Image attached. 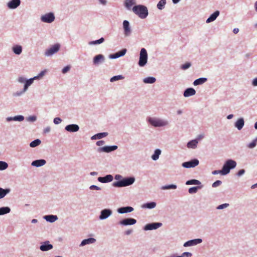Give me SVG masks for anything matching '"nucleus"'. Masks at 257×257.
Masks as SVG:
<instances>
[{"label": "nucleus", "mask_w": 257, "mask_h": 257, "mask_svg": "<svg viewBox=\"0 0 257 257\" xmlns=\"http://www.w3.org/2000/svg\"><path fill=\"white\" fill-rule=\"evenodd\" d=\"M150 125L155 127H166L169 125V121L167 119L157 117H149L147 119Z\"/></svg>", "instance_id": "nucleus-1"}, {"label": "nucleus", "mask_w": 257, "mask_h": 257, "mask_svg": "<svg viewBox=\"0 0 257 257\" xmlns=\"http://www.w3.org/2000/svg\"><path fill=\"white\" fill-rule=\"evenodd\" d=\"M132 10L136 15L143 19L146 18L149 14L147 7L142 5L134 6Z\"/></svg>", "instance_id": "nucleus-2"}, {"label": "nucleus", "mask_w": 257, "mask_h": 257, "mask_svg": "<svg viewBox=\"0 0 257 257\" xmlns=\"http://www.w3.org/2000/svg\"><path fill=\"white\" fill-rule=\"evenodd\" d=\"M135 181V178L134 177L123 178L120 181L114 182L112 183V186L115 187H122L132 185Z\"/></svg>", "instance_id": "nucleus-3"}, {"label": "nucleus", "mask_w": 257, "mask_h": 257, "mask_svg": "<svg viewBox=\"0 0 257 257\" xmlns=\"http://www.w3.org/2000/svg\"><path fill=\"white\" fill-rule=\"evenodd\" d=\"M237 163L235 161L232 159H227L224 162L222 169L226 175L229 173L231 169H234Z\"/></svg>", "instance_id": "nucleus-4"}, {"label": "nucleus", "mask_w": 257, "mask_h": 257, "mask_svg": "<svg viewBox=\"0 0 257 257\" xmlns=\"http://www.w3.org/2000/svg\"><path fill=\"white\" fill-rule=\"evenodd\" d=\"M148 62V53L145 48H142L139 56L138 65L140 67L145 66Z\"/></svg>", "instance_id": "nucleus-5"}, {"label": "nucleus", "mask_w": 257, "mask_h": 257, "mask_svg": "<svg viewBox=\"0 0 257 257\" xmlns=\"http://www.w3.org/2000/svg\"><path fill=\"white\" fill-rule=\"evenodd\" d=\"M61 45L59 43H56L48 49H46L44 52L46 57H51L54 54L58 52L60 49Z\"/></svg>", "instance_id": "nucleus-6"}, {"label": "nucleus", "mask_w": 257, "mask_h": 257, "mask_svg": "<svg viewBox=\"0 0 257 257\" xmlns=\"http://www.w3.org/2000/svg\"><path fill=\"white\" fill-rule=\"evenodd\" d=\"M55 19L54 13L50 12L42 15L40 20L42 22L51 23L54 21Z\"/></svg>", "instance_id": "nucleus-7"}, {"label": "nucleus", "mask_w": 257, "mask_h": 257, "mask_svg": "<svg viewBox=\"0 0 257 257\" xmlns=\"http://www.w3.org/2000/svg\"><path fill=\"white\" fill-rule=\"evenodd\" d=\"M199 164V161L197 159L191 160L189 161L185 162L182 164V166L185 168H194L198 166Z\"/></svg>", "instance_id": "nucleus-8"}, {"label": "nucleus", "mask_w": 257, "mask_h": 257, "mask_svg": "<svg viewBox=\"0 0 257 257\" xmlns=\"http://www.w3.org/2000/svg\"><path fill=\"white\" fill-rule=\"evenodd\" d=\"M117 148H118V147L116 145L106 146H104L102 147L98 148L97 149L96 151L99 153H101L102 152L108 153H110V152H111L112 151L116 150L117 149Z\"/></svg>", "instance_id": "nucleus-9"}, {"label": "nucleus", "mask_w": 257, "mask_h": 257, "mask_svg": "<svg viewBox=\"0 0 257 257\" xmlns=\"http://www.w3.org/2000/svg\"><path fill=\"white\" fill-rule=\"evenodd\" d=\"M123 34L125 37H128L132 33V29L130 22L127 20H124L122 22Z\"/></svg>", "instance_id": "nucleus-10"}, {"label": "nucleus", "mask_w": 257, "mask_h": 257, "mask_svg": "<svg viewBox=\"0 0 257 257\" xmlns=\"http://www.w3.org/2000/svg\"><path fill=\"white\" fill-rule=\"evenodd\" d=\"M112 214V211L111 209L106 208L102 209L100 211V215L99 216V219L100 220H105L110 216Z\"/></svg>", "instance_id": "nucleus-11"}, {"label": "nucleus", "mask_w": 257, "mask_h": 257, "mask_svg": "<svg viewBox=\"0 0 257 257\" xmlns=\"http://www.w3.org/2000/svg\"><path fill=\"white\" fill-rule=\"evenodd\" d=\"M162 226V223L160 222H154L146 224L144 228L145 230H151L157 229Z\"/></svg>", "instance_id": "nucleus-12"}, {"label": "nucleus", "mask_w": 257, "mask_h": 257, "mask_svg": "<svg viewBox=\"0 0 257 257\" xmlns=\"http://www.w3.org/2000/svg\"><path fill=\"white\" fill-rule=\"evenodd\" d=\"M137 220L132 218H127L119 221V224L123 226L132 225L136 224Z\"/></svg>", "instance_id": "nucleus-13"}, {"label": "nucleus", "mask_w": 257, "mask_h": 257, "mask_svg": "<svg viewBox=\"0 0 257 257\" xmlns=\"http://www.w3.org/2000/svg\"><path fill=\"white\" fill-rule=\"evenodd\" d=\"M105 61V57L102 54H98L94 57L93 63L94 65H98Z\"/></svg>", "instance_id": "nucleus-14"}, {"label": "nucleus", "mask_w": 257, "mask_h": 257, "mask_svg": "<svg viewBox=\"0 0 257 257\" xmlns=\"http://www.w3.org/2000/svg\"><path fill=\"white\" fill-rule=\"evenodd\" d=\"M53 247V245L50 243L49 241H46L41 243V245L40 246V249L43 251H47L52 249Z\"/></svg>", "instance_id": "nucleus-15"}, {"label": "nucleus", "mask_w": 257, "mask_h": 257, "mask_svg": "<svg viewBox=\"0 0 257 257\" xmlns=\"http://www.w3.org/2000/svg\"><path fill=\"white\" fill-rule=\"evenodd\" d=\"M202 242V239L201 238H196L188 240L185 242L183 244L184 247H188L194 246L198 244L201 243Z\"/></svg>", "instance_id": "nucleus-16"}, {"label": "nucleus", "mask_w": 257, "mask_h": 257, "mask_svg": "<svg viewBox=\"0 0 257 257\" xmlns=\"http://www.w3.org/2000/svg\"><path fill=\"white\" fill-rule=\"evenodd\" d=\"M126 49H123L115 53L109 55V58L112 59H117L119 57L124 56L126 54Z\"/></svg>", "instance_id": "nucleus-17"}, {"label": "nucleus", "mask_w": 257, "mask_h": 257, "mask_svg": "<svg viewBox=\"0 0 257 257\" xmlns=\"http://www.w3.org/2000/svg\"><path fill=\"white\" fill-rule=\"evenodd\" d=\"M65 130L70 133H75L79 131V126L76 124H71L66 125Z\"/></svg>", "instance_id": "nucleus-18"}, {"label": "nucleus", "mask_w": 257, "mask_h": 257, "mask_svg": "<svg viewBox=\"0 0 257 257\" xmlns=\"http://www.w3.org/2000/svg\"><path fill=\"white\" fill-rule=\"evenodd\" d=\"M21 4V0H12L7 3V7L10 9H16Z\"/></svg>", "instance_id": "nucleus-19"}, {"label": "nucleus", "mask_w": 257, "mask_h": 257, "mask_svg": "<svg viewBox=\"0 0 257 257\" xmlns=\"http://www.w3.org/2000/svg\"><path fill=\"white\" fill-rule=\"evenodd\" d=\"M113 176L111 175H107L104 177H99L97 180L99 182L102 183L110 182L113 180Z\"/></svg>", "instance_id": "nucleus-20"}, {"label": "nucleus", "mask_w": 257, "mask_h": 257, "mask_svg": "<svg viewBox=\"0 0 257 257\" xmlns=\"http://www.w3.org/2000/svg\"><path fill=\"white\" fill-rule=\"evenodd\" d=\"M134 209L131 206L122 207L117 209V211L119 214L130 213L134 211Z\"/></svg>", "instance_id": "nucleus-21"}, {"label": "nucleus", "mask_w": 257, "mask_h": 257, "mask_svg": "<svg viewBox=\"0 0 257 257\" xmlns=\"http://www.w3.org/2000/svg\"><path fill=\"white\" fill-rule=\"evenodd\" d=\"M196 94V90L193 88H188L183 92V96L188 97L194 95Z\"/></svg>", "instance_id": "nucleus-22"}, {"label": "nucleus", "mask_w": 257, "mask_h": 257, "mask_svg": "<svg viewBox=\"0 0 257 257\" xmlns=\"http://www.w3.org/2000/svg\"><path fill=\"white\" fill-rule=\"evenodd\" d=\"M46 163V161L44 159L36 160L33 161L31 163V165L36 167H40L45 165Z\"/></svg>", "instance_id": "nucleus-23"}, {"label": "nucleus", "mask_w": 257, "mask_h": 257, "mask_svg": "<svg viewBox=\"0 0 257 257\" xmlns=\"http://www.w3.org/2000/svg\"><path fill=\"white\" fill-rule=\"evenodd\" d=\"M96 242V239L94 238L90 237L87 239H83L80 243L79 246H83L87 244H93Z\"/></svg>", "instance_id": "nucleus-24"}, {"label": "nucleus", "mask_w": 257, "mask_h": 257, "mask_svg": "<svg viewBox=\"0 0 257 257\" xmlns=\"http://www.w3.org/2000/svg\"><path fill=\"white\" fill-rule=\"evenodd\" d=\"M244 125V120L243 118H240L234 123V126L238 130H241Z\"/></svg>", "instance_id": "nucleus-25"}, {"label": "nucleus", "mask_w": 257, "mask_h": 257, "mask_svg": "<svg viewBox=\"0 0 257 257\" xmlns=\"http://www.w3.org/2000/svg\"><path fill=\"white\" fill-rule=\"evenodd\" d=\"M12 51L13 53L17 55H20L23 51V47L21 45H14L12 48Z\"/></svg>", "instance_id": "nucleus-26"}, {"label": "nucleus", "mask_w": 257, "mask_h": 257, "mask_svg": "<svg viewBox=\"0 0 257 257\" xmlns=\"http://www.w3.org/2000/svg\"><path fill=\"white\" fill-rule=\"evenodd\" d=\"M44 219H45L47 222L50 223H53L58 220V218L57 215H45L43 217Z\"/></svg>", "instance_id": "nucleus-27"}, {"label": "nucleus", "mask_w": 257, "mask_h": 257, "mask_svg": "<svg viewBox=\"0 0 257 257\" xmlns=\"http://www.w3.org/2000/svg\"><path fill=\"white\" fill-rule=\"evenodd\" d=\"M24 117L23 115H19L15 116L13 117H8L6 118V120L7 121H22L24 120Z\"/></svg>", "instance_id": "nucleus-28"}, {"label": "nucleus", "mask_w": 257, "mask_h": 257, "mask_svg": "<svg viewBox=\"0 0 257 257\" xmlns=\"http://www.w3.org/2000/svg\"><path fill=\"white\" fill-rule=\"evenodd\" d=\"M219 11H216L214 13L210 15V16L206 20V22L209 23L216 20L217 17L219 15Z\"/></svg>", "instance_id": "nucleus-29"}, {"label": "nucleus", "mask_w": 257, "mask_h": 257, "mask_svg": "<svg viewBox=\"0 0 257 257\" xmlns=\"http://www.w3.org/2000/svg\"><path fill=\"white\" fill-rule=\"evenodd\" d=\"M198 143V141L197 139H194L188 142L187 144V147L189 149H194L197 147Z\"/></svg>", "instance_id": "nucleus-30"}, {"label": "nucleus", "mask_w": 257, "mask_h": 257, "mask_svg": "<svg viewBox=\"0 0 257 257\" xmlns=\"http://www.w3.org/2000/svg\"><path fill=\"white\" fill-rule=\"evenodd\" d=\"M11 191L10 188H5L0 187V199L4 198L7 194H9Z\"/></svg>", "instance_id": "nucleus-31"}, {"label": "nucleus", "mask_w": 257, "mask_h": 257, "mask_svg": "<svg viewBox=\"0 0 257 257\" xmlns=\"http://www.w3.org/2000/svg\"><path fill=\"white\" fill-rule=\"evenodd\" d=\"M207 81V78L205 77H201L199 78H198L194 81L193 84L194 86H197L199 85H202L204 84L205 82H206Z\"/></svg>", "instance_id": "nucleus-32"}, {"label": "nucleus", "mask_w": 257, "mask_h": 257, "mask_svg": "<svg viewBox=\"0 0 257 257\" xmlns=\"http://www.w3.org/2000/svg\"><path fill=\"white\" fill-rule=\"evenodd\" d=\"M161 150L159 149H157L155 150L154 154L152 155L151 158L154 161H156L159 159V156L161 154Z\"/></svg>", "instance_id": "nucleus-33"}, {"label": "nucleus", "mask_w": 257, "mask_h": 257, "mask_svg": "<svg viewBox=\"0 0 257 257\" xmlns=\"http://www.w3.org/2000/svg\"><path fill=\"white\" fill-rule=\"evenodd\" d=\"M156 206V203L155 202H150L145 203L142 205L143 208L153 209Z\"/></svg>", "instance_id": "nucleus-34"}, {"label": "nucleus", "mask_w": 257, "mask_h": 257, "mask_svg": "<svg viewBox=\"0 0 257 257\" xmlns=\"http://www.w3.org/2000/svg\"><path fill=\"white\" fill-rule=\"evenodd\" d=\"M136 0H125L124 2V6L128 10H130L132 7L136 4Z\"/></svg>", "instance_id": "nucleus-35"}, {"label": "nucleus", "mask_w": 257, "mask_h": 257, "mask_svg": "<svg viewBox=\"0 0 257 257\" xmlns=\"http://www.w3.org/2000/svg\"><path fill=\"white\" fill-rule=\"evenodd\" d=\"M11 212V208L9 207H0V215H3L9 213Z\"/></svg>", "instance_id": "nucleus-36"}, {"label": "nucleus", "mask_w": 257, "mask_h": 257, "mask_svg": "<svg viewBox=\"0 0 257 257\" xmlns=\"http://www.w3.org/2000/svg\"><path fill=\"white\" fill-rule=\"evenodd\" d=\"M156 81V79L154 77H148L143 79V82L146 84H153Z\"/></svg>", "instance_id": "nucleus-37"}, {"label": "nucleus", "mask_w": 257, "mask_h": 257, "mask_svg": "<svg viewBox=\"0 0 257 257\" xmlns=\"http://www.w3.org/2000/svg\"><path fill=\"white\" fill-rule=\"evenodd\" d=\"M201 184V182L196 179H191L186 182L185 184L187 185H199Z\"/></svg>", "instance_id": "nucleus-38"}, {"label": "nucleus", "mask_w": 257, "mask_h": 257, "mask_svg": "<svg viewBox=\"0 0 257 257\" xmlns=\"http://www.w3.org/2000/svg\"><path fill=\"white\" fill-rule=\"evenodd\" d=\"M202 187L200 186L192 187L188 189V193L190 194L196 193L198 190L201 189Z\"/></svg>", "instance_id": "nucleus-39"}, {"label": "nucleus", "mask_w": 257, "mask_h": 257, "mask_svg": "<svg viewBox=\"0 0 257 257\" xmlns=\"http://www.w3.org/2000/svg\"><path fill=\"white\" fill-rule=\"evenodd\" d=\"M33 83V82L32 81V79H31V78H30L28 79H26L25 83L23 86L24 90H26L27 91L28 90L29 87Z\"/></svg>", "instance_id": "nucleus-40"}, {"label": "nucleus", "mask_w": 257, "mask_h": 257, "mask_svg": "<svg viewBox=\"0 0 257 257\" xmlns=\"http://www.w3.org/2000/svg\"><path fill=\"white\" fill-rule=\"evenodd\" d=\"M177 187V185L175 184H169L162 186L161 189L163 190L168 189H176Z\"/></svg>", "instance_id": "nucleus-41"}, {"label": "nucleus", "mask_w": 257, "mask_h": 257, "mask_svg": "<svg viewBox=\"0 0 257 257\" xmlns=\"http://www.w3.org/2000/svg\"><path fill=\"white\" fill-rule=\"evenodd\" d=\"M166 0H160L157 4V7L159 10H162L163 9H164L165 6L166 5Z\"/></svg>", "instance_id": "nucleus-42"}, {"label": "nucleus", "mask_w": 257, "mask_h": 257, "mask_svg": "<svg viewBox=\"0 0 257 257\" xmlns=\"http://www.w3.org/2000/svg\"><path fill=\"white\" fill-rule=\"evenodd\" d=\"M26 91L27 90H24V88H23L22 90L14 92L13 93V96L15 97H20L22 96Z\"/></svg>", "instance_id": "nucleus-43"}, {"label": "nucleus", "mask_w": 257, "mask_h": 257, "mask_svg": "<svg viewBox=\"0 0 257 257\" xmlns=\"http://www.w3.org/2000/svg\"><path fill=\"white\" fill-rule=\"evenodd\" d=\"M41 143V141L40 139H36L30 143V146L31 148H35L40 145Z\"/></svg>", "instance_id": "nucleus-44"}, {"label": "nucleus", "mask_w": 257, "mask_h": 257, "mask_svg": "<svg viewBox=\"0 0 257 257\" xmlns=\"http://www.w3.org/2000/svg\"><path fill=\"white\" fill-rule=\"evenodd\" d=\"M123 79H124V77L122 75H116V76H114L112 77L110 79V81L111 82H114V81H117L119 80H122Z\"/></svg>", "instance_id": "nucleus-45"}, {"label": "nucleus", "mask_w": 257, "mask_h": 257, "mask_svg": "<svg viewBox=\"0 0 257 257\" xmlns=\"http://www.w3.org/2000/svg\"><path fill=\"white\" fill-rule=\"evenodd\" d=\"M257 145V137L255 138V139H254L251 143H249L248 145H247V147L249 148V149H253L254 148H255L256 147Z\"/></svg>", "instance_id": "nucleus-46"}, {"label": "nucleus", "mask_w": 257, "mask_h": 257, "mask_svg": "<svg viewBox=\"0 0 257 257\" xmlns=\"http://www.w3.org/2000/svg\"><path fill=\"white\" fill-rule=\"evenodd\" d=\"M104 38L102 37L98 40L90 42L89 43V44L90 45L100 44L104 42Z\"/></svg>", "instance_id": "nucleus-47"}, {"label": "nucleus", "mask_w": 257, "mask_h": 257, "mask_svg": "<svg viewBox=\"0 0 257 257\" xmlns=\"http://www.w3.org/2000/svg\"><path fill=\"white\" fill-rule=\"evenodd\" d=\"M8 167V165L6 162L0 161V170H4Z\"/></svg>", "instance_id": "nucleus-48"}, {"label": "nucleus", "mask_w": 257, "mask_h": 257, "mask_svg": "<svg viewBox=\"0 0 257 257\" xmlns=\"http://www.w3.org/2000/svg\"><path fill=\"white\" fill-rule=\"evenodd\" d=\"M108 133L103 132L100 133L96 134V137H97V139H101L108 136Z\"/></svg>", "instance_id": "nucleus-49"}, {"label": "nucleus", "mask_w": 257, "mask_h": 257, "mask_svg": "<svg viewBox=\"0 0 257 257\" xmlns=\"http://www.w3.org/2000/svg\"><path fill=\"white\" fill-rule=\"evenodd\" d=\"M26 78L23 76H19L17 78V81L20 84L25 83Z\"/></svg>", "instance_id": "nucleus-50"}, {"label": "nucleus", "mask_w": 257, "mask_h": 257, "mask_svg": "<svg viewBox=\"0 0 257 257\" xmlns=\"http://www.w3.org/2000/svg\"><path fill=\"white\" fill-rule=\"evenodd\" d=\"M191 63L187 62V63L183 64L182 65H181V68L182 70H186V69L189 68L191 67Z\"/></svg>", "instance_id": "nucleus-51"}, {"label": "nucleus", "mask_w": 257, "mask_h": 257, "mask_svg": "<svg viewBox=\"0 0 257 257\" xmlns=\"http://www.w3.org/2000/svg\"><path fill=\"white\" fill-rule=\"evenodd\" d=\"M229 204L228 203H224V204H221V205H218L217 207H216V209H218V210H221V209H223L224 208H227V207L229 206Z\"/></svg>", "instance_id": "nucleus-52"}, {"label": "nucleus", "mask_w": 257, "mask_h": 257, "mask_svg": "<svg viewBox=\"0 0 257 257\" xmlns=\"http://www.w3.org/2000/svg\"><path fill=\"white\" fill-rule=\"evenodd\" d=\"M28 121L35 122L37 120V117L35 115L29 116L27 118Z\"/></svg>", "instance_id": "nucleus-53"}, {"label": "nucleus", "mask_w": 257, "mask_h": 257, "mask_svg": "<svg viewBox=\"0 0 257 257\" xmlns=\"http://www.w3.org/2000/svg\"><path fill=\"white\" fill-rule=\"evenodd\" d=\"M222 184V182L220 180H217L216 181H215L212 185V187L213 188H216V187H217L218 186H219L220 185H221Z\"/></svg>", "instance_id": "nucleus-54"}, {"label": "nucleus", "mask_w": 257, "mask_h": 257, "mask_svg": "<svg viewBox=\"0 0 257 257\" xmlns=\"http://www.w3.org/2000/svg\"><path fill=\"white\" fill-rule=\"evenodd\" d=\"M212 174L213 175H217V174H220L221 175H225L222 169H221V170H215V171H213L212 172Z\"/></svg>", "instance_id": "nucleus-55"}, {"label": "nucleus", "mask_w": 257, "mask_h": 257, "mask_svg": "<svg viewBox=\"0 0 257 257\" xmlns=\"http://www.w3.org/2000/svg\"><path fill=\"white\" fill-rule=\"evenodd\" d=\"M70 67L69 66H66L62 69V72L63 74H65L67 72H68L70 70Z\"/></svg>", "instance_id": "nucleus-56"}, {"label": "nucleus", "mask_w": 257, "mask_h": 257, "mask_svg": "<svg viewBox=\"0 0 257 257\" xmlns=\"http://www.w3.org/2000/svg\"><path fill=\"white\" fill-rule=\"evenodd\" d=\"M89 189L91 190H101V188L95 185H92L89 187Z\"/></svg>", "instance_id": "nucleus-57"}, {"label": "nucleus", "mask_w": 257, "mask_h": 257, "mask_svg": "<svg viewBox=\"0 0 257 257\" xmlns=\"http://www.w3.org/2000/svg\"><path fill=\"white\" fill-rule=\"evenodd\" d=\"M61 121L62 119L60 117H55L53 120V122L55 124H58L61 123Z\"/></svg>", "instance_id": "nucleus-58"}, {"label": "nucleus", "mask_w": 257, "mask_h": 257, "mask_svg": "<svg viewBox=\"0 0 257 257\" xmlns=\"http://www.w3.org/2000/svg\"><path fill=\"white\" fill-rule=\"evenodd\" d=\"M47 70H43L42 71H41L38 75V76H39V78H42L45 74L46 73H47Z\"/></svg>", "instance_id": "nucleus-59"}, {"label": "nucleus", "mask_w": 257, "mask_h": 257, "mask_svg": "<svg viewBox=\"0 0 257 257\" xmlns=\"http://www.w3.org/2000/svg\"><path fill=\"white\" fill-rule=\"evenodd\" d=\"M245 170L241 169L238 171V172L237 173L236 175L238 177H240L245 173Z\"/></svg>", "instance_id": "nucleus-60"}, {"label": "nucleus", "mask_w": 257, "mask_h": 257, "mask_svg": "<svg viewBox=\"0 0 257 257\" xmlns=\"http://www.w3.org/2000/svg\"><path fill=\"white\" fill-rule=\"evenodd\" d=\"M99 4L105 6L107 5V0H98Z\"/></svg>", "instance_id": "nucleus-61"}, {"label": "nucleus", "mask_w": 257, "mask_h": 257, "mask_svg": "<svg viewBox=\"0 0 257 257\" xmlns=\"http://www.w3.org/2000/svg\"><path fill=\"white\" fill-rule=\"evenodd\" d=\"M251 85L253 86H257V78H254L251 81Z\"/></svg>", "instance_id": "nucleus-62"}, {"label": "nucleus", "mask_w": 257, "mask_h": 257, "mask_svg": "<svg viewBox=\"0 0 257 257\" xmlns=\"http://www.w3.org/2000/svg\"><path fill=\"white\" fill-rule=\"evenodd\" d=\"M105 144L104 141H98L96 143V145L98 146H101Z\"/></svg>", "instance_id": "nucleus-63"}, {"label": "nucleus", "mask_w": 257, "mask_h": 257, "mask_svg": "<svg viewBox=\"0 0 257 257\" xmlns=\"http://www.w3.org/2000/svg\"><path fill=\"white\" fill-rule=\"evenodd\" d=\"M114 178L115 180H119V181H120L123 179L122 176L119 174L116 175L114 177Z\"/></svg>", "instance_id": "nucleus-64"}]
</instances>
